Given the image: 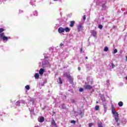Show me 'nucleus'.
<instances>
[{
  "instance_id": "nucleus-1",
  "label": "nucleus",
  "mask_w": 127,
  "mask_h": 127,
  "mask_svg": "<svg viewBox=\"0 0 127 127\" xmlns=\"http://www.w3.org/2000/svg\"><path fill=\"white\" fill-rule=\"evenodd\" d=\"M111 107L112 113L114 116V118L115 120V122L117 123V126H118V127H119L120 124V123H119V121H120V118L119 117V113H118V112H116V111H115V106H114V105H112Z\"/></svg>"
},
{
  "instance_id": "nucleus-2",
  "label": "nucleus",
  "mask_w": 127,
  "mask_h": 127,
  "mask_svg": "<svg viewBox=\"0 0 127 127\" xmlns=\"http://www.w3.org/2000/svg\"><path fill=\"white\" fill-rule=\"evenodd\" d=\"M90 33L94 37H97V31L92 30L90 31Z\"/></svg>"
},
{
  "instance_id": "nucleus-3",
  "label": "nucleus",
  "mask_w": 127,
  "mask_h": 127,
  "mask_svg": "<svg viewBox=\"0 0 127 127\" xmlns=\"http://www.w3.org/2000/svg\"><path fill=\"white\" fill-rule=\"evenodd\" d=\"M83 87L85 90H91V89H93V86L90 85H84Z\"/></svg>"
},
{
  "instance_id": "nucleus-4",
  "label": "nucleus",
  "mask_w": 127,
  "mask_h": 127,
  "mask_svg": "<svg viewBox=\"0 0 127 127\" xmlns=\"http://www.w3.org/2000/svg\"><path fill=\"white\" fill-rule=\"evenodd\" d=\"M65 31V29L63 28L62 27H60L58 29V32L59 33H63Z\"/></svg>"
},
{
  "instance_id": "nucleus-5",
  "label": "nucleus",
  "mask_w": 127,
  "mask_h": 127,
  "mask_svg": "<svg viewBox=\"0 0 127 127\" xmlns=\"http://www.w3.org/2000/svg\"><path fill=\"white\" fill-rule=\"evenodd\" d=\"M67 79H68L69 81V83L70 84H74V82H73L74 78H73V77L72 76H70Z\"/></svg>"
},
{
  "instance_id": "nucleus-6",
  "label": "nucleus",
  "mask_w": 127,
  "mask_h": 127,
  "mask_svg": "<svg viewBox=\"0 0 127 127\" xmlns=\"http://www.w3.org/2000/svg\"><path fill=\"white\" fill-rule=\"evenodd\" d=\"M45 70L44 68H41L39 70V74L41 75V76H42L43 75V73H44Z\"/></svg>"
},
{
  "instance_id": "nucleus-7",
  "label": "nucleus",
  "mask_w": 127,
  "mask_h": 127,
  "mask_svg": "<svg viewBox=\"0 0 127 127\" xmlns=\"http://www.w3.org/2000/svg\"><path fill=\"white\" fill-rule=\"evenodd\" d=\"M106 4H107V2H105V3L102 5V7L103 9H104V10L107 9V5H106Z\"/></svg>"
},
{
  "instance_id": "nucleus-8",
  "label": "nucleus",
  "mask_w": 127,
  "mask_h": 127,
  "mask_svg": "<svg viewBox=\"0 0 127 127\" xmlns=\"http://www.w3.org/2000/svg\"><path fill=\"white\" fill-rule=\"evenodd\" d=\"M64 77H66L67 79L71 76L70 74H68L67 72H64Z\"/></svg>"
},
{
  "instance_id": "nucleus-9",
  "label": "nucleus",
  "mask_w": 127,
  "mask_h": 127,
  "mask_svg": "<svg viewBox=\"0 0 127 127\" xmlns=\"http://www.w3.org/2000/svg\"><path fill=\"white\" fill-rule=\"evenodd\" d=\"M51 125L52 126H56V123L55 122V121L54 120V119L52 118V121H51Z\"/></svg>"
},
{
  "instance_id": "nucleus-10",
  "label": "nucleus",
  "mask_w": 127,
  "mask_h": 127,
  "mask_svg": "<svg viewBox=\"0 0 127 127\" xmlns=\"http://www.w3.org/2000/svg\"><path fill=\"white\" fill-rule=\"evenodd\" d=\"M74 24H75V21H71L69 26L70 27H73V26H74Z\"/></svg>"
},
{
  "instance_id": "nucleus-11",
  "label": "nucleus",
  "mask_w": 127,
  "mask_h": 127,
  "mask_svg": "<svg viewBox=\"0 0 127 127\" xmlns=\"http://www.w3.org/2000/svg\"><path fill=\"white\" fill-rule=\"evenodd\" d=\"M58 83L59 84H63V82L62 81V79H61V77H59V79L58 80Z\"/></svg>"
},
{
  "instance_id": "nucleus-12",
  "label": "nucleus",
  "mask_w": 127,
  "mask_h": 127,
  "mask_svg": "<svg viewBox=\"0 0 127 127\" xmlns=\"http://www.w3.org/2000/svg\"><path fill=\"white\" fill-rule=\"evenodd\" d=\"M44 120H45L44 117H40V120L39 121V122L40 123H43V122H44Z\"/></svg>"
},
{
  "instance_id": "nucleus-13",
  "label": "nucleus",
  "mask_w": 127,
  "mask_h": 127,
  "mask_svg": "<svg viewBox=\"0 0 127 127\" xmlns=\"http://www.w3.org/2000/svg\"><path fill=\"white\" fill-rule=\"evenodd\" d=\"M34 77L35 79H39V74H38V73H36L35 74Z\"/></svg>"
},
{
  "instance_id": "nucleus-14",
  "label": "nucleus",
  "mask_w": 127,
  "mask_h": 127,
  "mask_svg": "<svg viewBox=\"0 0 127 127\" xmlns=\"http://www.w3.org/2000/svg\"><path fill=\"white\" fill-rule=\"evenodd\" d=\"M83 29V27L81 25H78V31H81Z\"/></svg>"
},
{
  "instance_id": "nucleus-15",
  "label": "nucleus",
  "mask_w": 127,
  "mask_h": 127,
  "mask_svg": "<svg viewBox=\"0 0 127 127\" xmlns=\"http://www.w3.org/2000/svg\"><path fill=\"white\" fill-rule=\"evenodd\" d=\"M1 39H2L3 41H5V40L6 41H7V40H8V38L7 37L4 36Z\"/></svg>"
},
{
  "instance_id": "nucleus-16",
  "label": "nucleus",
  "mask_w": 127,
  "mask_h": 127,
  "mask_svg": "<svg viewBox=\"0 0 127 127\" xmlns=\"http://www.w3.org/2000/svg\"><path fill=\"white\" fill-rule=\"evenodd\" d=\"M101 99L102 100V102H106V98L104 95H101Z\"/></svg>"
},
{
  "instance_id": "nucleus-17",
  "label": "nucleus",
  "mask_w": 127,
  "mask_h": 127,
  "mask_svg": "<svg viewBox=\"0 0 127 127\" xmlns=\"http://www.w3.org/2000/svg\"><path fill=\"white\" fill-rule=\"evenodd\" d=\"M118 105L119 107H123V106H124V103L122 101H120L118 103Z\"/></svg>"
},
{
  "instance_id": "nucleus-18",
  "label": "nucleus",
  "mask_w": 127,
  "mask_h": 127,
  "mask_svg": "<svg viewBox=\"0 0 127 127\" xmlns=\"http://www.w3.org/2000/svg\"><path fill=\"white\" fill-rule=\"evenodd\" d=\"M3 37H4V33H0V39L3 38Z\"/></svg>"
},
{
  "instance_id": "nucleus-19",
  "label": "nucleus",
  "mask_w": 127,
  "mask_h": 127,
  "mask_svg": "<svg viewBox=\"0 0 127 127\" xmlns=\"http://www.w3.org/2000/svg\"><path fill=\"white\" fill-rule=\"evenodd\" d=\"M64 31H65V32H69L70 31V28L68 27H66L64 29Z\"/></svg>"
},
{
  "instance_id": "nucleus-20",
  "label": "nucleus",
  "mask_w": 127,
  "mask_h": 127,
  "mask_svg": "<svg viewBox=\"0 0 127 127\" xmlns=\"http://www.w3.org/2000/svg\"><path fill=\"white\" fill-rule=\"evenodd\" d=\"M98 127H104L103 126V123L100 122L99 123H98Z\"/></svg>"
},
{
  "instance_id": "nucleus-21",
  "label": "nucleus",
  "mask_w": 127,
  "mask_h": 127,
  "mask_svg": "<svg viewBox=\"0 0 127 127\" xmlns=\"http://www.w3.org/2000/svg\"><path fill=\"white\" fill-rule=\"evenodd\" d=\"M99 109H100V107L98 105H96L95 108V111H99Z\"/></svg>"
},
{
  "instance_id": "nucleus-22",
  "label": "nucleus",
  "mask_w": 127,
  "mask_h": 127,
  "mask_svg": "<svg viewBox=\"0 0 127 127\" xmlns=\"http://www.w3.org/2000/svg\"><path fill=\"white\" fill-rule=\"evenodd\" d=\"M104 51H105V52H107L108 51H109V48H108V47H105L104 48Z\"/></svg>"
},
{
  "instance_id": "nucleus-23",
  "label": "nucleus",
  "mask_w": 127,
  "mask_h": 127,
  "mask_svg": "<svg viewBox=\"0 0 127 127\" xmlns=\"http://www.w3.org/2000/svg\"><path fill=\"white\" fill-rule=\"evenodd\" d=\"M104 110H107L108 109V107H107V103H105V104L103 105Z\"/></svg>"
},
{
  "instance_id": "nucleus-24",
  "label": "nucleus",
  "mask_w": 127,
  "mask_h": 127,
  "mask_svg": "<svg viewBox=\"0 0 127 127\" xmlns=\"http://www.w3.org/2000/svg\"><path fill=\"white\" fill-rule=\"evenodd\" d=\"M3 31H4V29L3 28H0V34L2 33L1 32H3Z\"/></svg>"
},
{
  "instance_id": "nucleus-25",
  "label": "nucleus",
  "mask_w": 127,
  "mask_h": 127,
  "mask_svg": "<svg viewBox=\"0 0 127 127\" xmlns=\"http://www.w3.org/2000/svg\"><path fill=\"white\" fill-rule=\"evenodd\" d=\"M25 88L26 89V90H29V89H30V87H29V85H27L26 86H25Z\"/></svg>"
},
{
  "instance_id": "nucleus-26",
  "label": "nucleus",
  "mask_w": 127,
  "mask_h": 127,
  "mask_svg": "<svg viewBox=\"0 0 127 127\" xmlns=\"http://www.w3.org/2000/svg\"><path fill=\"white\" fill-rule=\"evenodd\" d=\"M70 123L71 124H73V125H75L76 124V121L75 120H72L71 122H70Z\"/></svg>"
},
{
  "instance_id": "nucleus-27",
  "label": "nucleus",
  "mask_w": 127,
  "mask_h": 127,
  "mask_svg": "<svg viewBox=\"0 0 127 127\" xmlns=\"http://www.w3.org/2000/svg\"><path fill=\"white\" fill-rule=\"evenodd\" d=\"M92 126H94V123H89V124H88V126H89V127H92Z\"/></svg>"
},
{
  "instance_id": "nucleus-28",
  "label": "nucleus",
  "mask_w": 127,
  "mask_h": 127,
  "mask_svg": "<svg viewBox=\"0 0 127 127\" xmlns=\"http://www.w3.org/2000/svg\"><path fill=\"white\" fill-rule=\"evenodd\" d=\"M98 28H99L100 29H102V28H103V25H102V24L99 25Z\"/></svg>"
},
{
  "instance_id": "nucleus-29",
  "label": "nucleus",
  "mask_w": 127,
  "mask_h": 127,
  "mask_svg": "<svg viewBox=\"0 0 127 127\" xmlns=\"http://www.w3.org/2000/svg\"><path fill=\"white\" fill-rule=\"evenodd\" d=\"M62 109H66V106H65V104H62Z\"/></svg>"
},
{
  "instance_id": "nucleus-30",
  "label": "nucleus",
  "mask_w": 127,
  "mask_h": 127,
  "mask_svg": "<svg viewBox=\"0 0 127 127\" xmlns=\"http://www.w3.org/2000/svg\"><path fill=\"white\" fill-rule=\"evenodd\" d=\"M118 53V50H117V49H115L114 50L113 53H114V54H116V53Z\"/></svg>"
},
{
  "instance_id": "nucleus-31",
  "label": "nucleus",
  "mask_w": 127,
  "mask_h": 127,
  "mask_svg": "<svg viewBox=\"0 0 127 127\" xmlns=\"http://www.w3.org/2000/svg\"><path fill=\"white\" fill-rule=\"evenodd\" d=\"M112 66V68L113 69H114V68H115V67H116V65H115L113 63H112L111 64Z\"/></svg>"
},
{
  "instance_id": "nucleus-32",
  "label": "nucleus",
  "mask_w": 127,
  "mask_h": 127,
  "mask_svg": "<svg viewBox=\"0 0 127 127\" xmlns=\"http://www.w3.org/2000/svg\"><path fill=\"white\" fill-rule=\"evenodd\" d=\"M83 19L84 21L86 20V15H83Z\"/></svg>"
},
{
  "instance_id": "nucleus-33",
  "label": "nucleus",
  "mask_w": 127,
  "mask_h": 127,
  "mask_svg": "<svg viewBox=\"0 0 127 127\" xmlns=\"http://www.w3.org/2000/svg\"><path fill=\"white\" fill-rule=\"evenodd\" d=\"M84 91V89L82 88H79V92H83Z\"/></svg>"
},
{
  "instance_id": "nucleus-34",
  "label": "nucleus",
  "mask_w": 127,
  "mask_h": 127,
  "mask_svg": "<svg viewBox=\"0 0 127 127\" xmlns=\"http://www.w3.org/2000/svg\"><path fill=\"white\" fill-rule=\"evenodd\" d=\"M78 71H81V67H80V66L78 67Z\"/></svg>"
},
{
  "instance_id": "nucleus-35",
  "label": "nucleus",
  "mask_w": 127,
  "mask_h": 127,
  "mask_svg": "<svg viewBox=\"0 0 127 127\" xmlns=\"http://www.w3.org/2000/svg\"><path fill=\"white\" fill-rule=\"evenodd\" d=\"M63 45H64V44H63V43H61L60 44V46L61 47H62V46H63Z\"/></svg>"
},
{
  "instance_id": "nucleus-36",
  "label": "nucleus",
  "mask_w": 127,
  "mask_h": 127,
  "mask_svg": "<svg viewBox=\"0 0 127 127\" xmlns=\"http://www.w3.org/2000/svg\"><path fill=\"white\" fill-rule=\"evenodd\" d=\"M71 103H75V100H71Z\"/></svg>"
},
{
  "instance_id": "nucleus-37",
  "label": "nucleus",
  "mask_w": 127,
  "mask_h": 127,
  "mask_svg": "<svg viewBox=\"0 0 127 127\" xmlns=\"http://www.w3.org/2000/svg\"><path fill=\"white\" fill-rule=\"evenodd\" d=\"M53 115H55V114H56V113H55V112H53Z\"/></svg>"
},
{
  "instance_id": "nucleus-38",
  "label": "nucleus",
  "mask_w": 127,
  "mask_h": 127,
  "mask_svg": "<svg viewBox=\"0 0 127 127\" xmlns=\"http://www.w3.org/2000/svg\"><path fill=\"white\" fill-rule=\"evenodd\" d=\"M107 83H110V80H107Z\"/></svg>"
},
{
  "instance_id": "nucleus-39",
  "label": "nucleus",
  "mask_w": 127,
  "mask_h": 127,
  "mask_svg": "<svg viewBox=\"0 0 127 127\" xmlns=\"http://www.w3.org/2000/svg\"><path fill=\"white\" fill-rule=\"evenodd\" d=\"M85 59H88V57H86Z\"/></svg>"
},
{
  "instance_id": "nucleus-40",
  "label": "nucleus",
  "mask_w": 127,
  "mask_h": 127,
  "mask_svg": "<svg viewBox=\"0 0 127 127\" xmlns=\"http://www.w3.org/2000/svg\"><path fill=\"white\" fill-rule=\"evenodd\" d=\"M96 104H99V102L96 101Z\"/></svg>"
},
{
  "instance_id": "nucleus-41",
  "label": "nucleus",
  "mask_w": 127,
  "mask_h": 127,
  "mask_svg": "<svg viewBox=\"0 0 127 127\" xmlns=\"http://www.w3.org/2000/svg\"><path fill=\"white\" fill-rule=\"evenodd\" d=\"M34 127H38V126H35Z\"/></svg>"
},
{
  "instance_id": "nucleus-42",
  "label": "nucleus",
  "mask_w": 127,
  "mask_h": 127,
  "mask_svg": "<svg viewBox=\"0 0 127 127\" xmlns=\"http://www.w3.org/2000/svg\"><path fill=\"white\" fill-rule=\"evenodd\" d=\"M55 1H57V0H54Z\"/></svg>"
},
{
  "instance_id": "nucleus-43",
  "label": "nucleus",
  "mask_w": 127,
  "mask_h": 127,
  "mask_svg": "<svg viewBox=\"0 0 127 127\" xmlns=\"http://www.w3.org/2000/svg\"><path fill=\"white\" fill-rule=\"evenodd\" d=\"M126 59H127V56H126Z\"/></svg>"
},
{
  "instance_id": "nucleus-44",
  "label": "nucleus",
  "mask_w": 127,
  "mask_h": 127,
  "mask_svg": "<svg viewBox=\"0 0 127 127\" xmlns=\"http://www.w3.org/2000/svg\"><path fill=\"white\" fill-rule=\"evenodd\" d=\"M126 80H127V76H126Z\"/></svg>"
}]
</instances>
